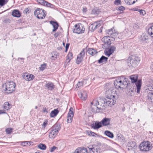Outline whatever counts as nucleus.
I'll use <instances>...</instances> for the list:
<instances>
[{"label": "nucleus", "instance_id": "f257e3e1", "mask_svg": "<svg viewBox=\"0 0 153 153\" xmlns=\"http://www.w3.org/2000/svg\"><path fill=\"white\" fill-rule=\"evenodd\" d=\"M115 89L110 88L106 91L107 94L106 98L105 99H100V102L102 104L100 106H104L107 105L108 106H112L114 105L116 102L117 97H116Z\"/></svg>", "mask_w": 153, "mask_h": 153}, {"label": "nucleus", "instance_id": "f03ea898", "mask_svg": "<svg viewBox=\"0 0 153 153\" xmlns=\"http://www.w3.org/2000/svg\"><path fill=\"white\" fill-rule=\"evenodd\" d=\"M128 81L127 78L124 76H121L115 79L114 82V86L116 88L124 89L127 87Z\"/></svg>", "mask_w": 153, "mask_h": 153}, {"label": "nucleus", "instance_id": "7ed1b4c3", "mask_svg": "<svg viewBox=\"0 0 153 153\" xmlns=\"http://www.w3.org/2000/svg\"><path fill=\"white\" fill-rule=\"evenodd\" d=\"M140 61V59L137 57L131 56L127 59L128 65L131 69H132L138 65Z\"/></svg>", "mask_w": 153, "mask_h": 153}, {"label": "nucleus", "instance_id": "20e7f679", "mask_svg": "<svg viewBox=\"0 0 153 153\" xmlns=\"http://www.w3.org/2000/svg\"><path fill=\"white\" fill-rule=\"evenodd\" d=\"M16 86V84L13 81H9L4 84L3 87L5 88L7 93H11L15 90Z\"/></svg>", "mask_w": 153, "mask_h": 153}, {"label": "nucleus", "instance_id": "39448f33", "mask_svg": "<svg viewBox=\"0 0 153 153\" xmlns=\"http://www.w3.org/2000/svg\"><path fill=\"white\" fill-rule=\"evenodd\" d=\"M130 78L132 83H135L137 87V93H139L141 86V80L137 81L138 76L137 75H133L129 76Z\"/></svg>", "mask_w": 153, "mask_h": 153}, {"label": "nucleus", "instance_id": "423d86ee", "mask_svg": "<svg viewBox=\"0 0 153 153\" xmlns=\"http://www.w3.org/2000/svg\"><path fill=\"white\" fill-rule=\"evenodd\" d=\"M46 12L42 8H37L34 11V13L35 16L39 19H43L45 17Z\"/></svg>", "mask_w": 153, "mask_h": 153}, {"label": "nucleus", "instance_id": "0eeeda50", "mask_svg": "<svg viewBox=\"0 0 153 153\" xmlns=\"http://www.w3.org/2000/svg\"><path fill=\"white\" fill-rule=\"evenodd\" d=\"M139 148L142 151H147L151 149V145L149 141L143 142L140 145Z\"/></svg>", "mask_w": 153, "mask_h": 153}, {"label": "nucleus", "instance_id": "6e6552de", "mask_svg": "<svg viewBox=\"0 0 153 153\" xmlns=\"http://www.w3.org/2000/svg\"><path fill=\"white\" fill-rule=\"evenodd\" d=\"M85 28L83 25L80 23L75 25L74 27L73 32L74 33L80 34L84 32Z\"/></svg>", "mask_w": 153, "mask_h": 153}, {"label": "nucleus", "instance_id": "1a4fd4ad", "mask_svg": "<svg viewBox=\"0 0 153 153\" xmlns=\"http://www.w3.org/2000/svg\"><path fill=\"white\" fill-rule=\"evenodd\" d=\"M60 129L59 126L55 125L53 127V129L51 131L49 134V137L50 138H54L58 134L59 131Z\"/></svg>", "mask_w": 153, "mask_h": 153}, {"label": "nucleus", "instance_id": "9d476101", "mask_svg": "<svg viewBox=\"0 0 153 153\" xmlns=\"http://www.w3.org/2000/svg\"><path fill=\"white\" fill-rule=\"evenodd\" d=\"M88 153H100V149L97 146L93 145L87 147Z\"/></svg>", "mask_w": 153, "mask_h": 153}, {"label": "nucleus", "instance_id": "9b49d317", "mask_svg": "<svg viewBox=\"0 0 153 153\" xmlns=\"http://www.w3.org/2000/svg\"><path fill=\"white\" fill-rule=\"evenodd\" d=\"M106 33L109 37L114 38L115 39L114 37L118 35V33L114 28L106 30Z\"/></svg>", "mask_w": 153, "mask_h": 153}, {"label": "nucleus", "instance_id": "f8f14e48", "mask_svg": "<svg viewBox=\"0 0 153 153\" xmlns=\"http://www.w3.org/2000/svg\"><path fill=\"white\" fill-rule=\"evenodd\" d=\"M86 51L85 49H83L82 51L78 55L76 60V64H79L82 61L85 56V53Z\"/></svg>", "mask_w": 153, "mask_h": 153}, {"label": "nucleus", "instance_id": "ddd939ff", "mask_svg": "<svg viewBox=\"0 0 153 153\" xmlns=\"http://www.w3.org/2000/svg\"><path fill=\"white\" fill-rule=\"evenodd\" d=\"M147 99L149 101L152 102L153 98V88L152 86H149L147 90Z\"/></svg>", "mask_w": 153, "mask_h": 153}, {"label": "nucleus", "instance_id": "4468645a", "mask_svg": "<svg viewBox=\"0 0 153 153\" xmlns=\"http://www.w3.org/2000/svg\"><path fill=\"white\" fill-rule=\"evenodd\" d=\"M38 2L40 4L46 6L48 7H49L51 8H53L54 6L44 0H37Z\"/></svg>", "mask_w": 153, "mask_h": 153}, {"label": "nucleus", "instance_id": "2eb2a0df", "mask_svg": "<svg viewBox=\"0 0 153 153\" xmlns=\"http://www.w3.org/2000/svg\"><path fill=\"white\" fill-rule=\"evenodd\" d=\"M78 95L82 100H85L87 97V93L84 91H81L78 93Z\"/></svg>", "mask_w": 153, "mask_h": 153}, {"label": "nucleus", "instance_id": "dca6fc26", "mask_svg": "<svg viewBox=\"0 0 153 153\" xmlns=\"http://www.w3.org/2000/svg\"><path fill=\"white\" fill-rule=\"evenodd\" d=\"M111 119L110 118L105 117L101 121L102 125L103 126H108L110 124Z\"/></svg>", "mask_w": 153, "mask_h": 153}, {"label": "nucleus", "instance_id": "f3484780", "mask_svg": "<svg viewBox=\"0 0 153 153\" xmlns=\"http://www.w3.org/2000/svg\"><path fill=\"white\" fill-rule=\"evenodd\" d=\"M88 151L87 148L82 147L76 149L74 153H88Z\"/></svg>", "mask_w": 153, "mask_h": 153}, {"label": "nucleus", "instance_id": "a211bd4d", "mask_svg": "<svg viewBox=\"0 0 153 153\" xmlns=\"http://www.w3.org/2000/svg\"><path fill=\"white\" fill-rule=\"evenodd\" d=\"M23 78L27 81H30L32 80L34 78V76L32 74H25L22 75Z\"/></svg>", "mask_w": 153, "mask_h": 153}, {"label": "nucleus", "instance_id": "6ab92c4d", "mask_svg": "<svg viewBox=\"0 0 153 153\" xmlns=\"http://www.w3.org/2000/svg\"><path fill=\"white\" fill-rule=\"evenodd\" d=\"M110 37L108 36H105L102 38V41L104 43L107 44L108 45H110L111 44V41L110 39Z\"/></svg>", "mask_w": 153, "mask_h": 153}, {"label": "nucleus", "instance_id": "aec40b11", "mask_svg": "<svg viewBox=\"0 0 153 153\" xmlns=\"http://www.w3.org/2000/svg\"><path fill=\"white\" fill-rule=\"evenodd\" d=\"M21 13L18 10H14L12 12V15L14 17L19 18L21 16Z\"/></svg>", "mask_w": 153, "mask_h": 153}, {"label": "nucleus", "instance_id": "412c9836", "mask_svg": "<svg viewBox=\"0 0 153 153\" xmlns=\"http://www.w3.org/2000/svg\"><path fill=\"white\" fill-rule=\"evenodd\" d=\"M45 87L48 90H52L54 88V85L51 82H49L46 83L45 85Z\"/></svg>", "mask_w": 153, "mask_h": 153}, {"label": "nucleus", "instance_id": "4be33fe9", "mask_svg": "<svg viewBox=\"0 0 153 153\" xmlns=\"http://www.w3.org/2000/svg\"><path fill=\"white\" fill-rule=\"evenodd\" d=\"M92 127L94 129H98L102 126L101 121L100 122H96L94 124H93Z\"/></svg>", "mask_w": 153, "mask_h": 153}, {"label": "nucleus", "instance_id": "5701e85b", "mask_svg": "<svg viewBox=\"0 0 153 153\" xmlns=\"http://www.w3.org/2000/svg\"><path fill=\"white\" fill-rule=\"evenodd\" d=\"M50 23L52 25L53 28V29L52 30L53 31H55L58 28V24L57 22L53 21H50Z\"/></svg>", "mask_w": 153, "mask_h": 153}, {"label": "nucleus", "instance_id": "b1692460", "mask_svg": "<svg viewBox=\"0 0 153 153\" xmlns=\"http://www.w3.org/2000/svg\"><path fill=\"white\" fill-rule=\"evenodd\" d=\"M99 103V101H98L96 100H94L91 103V105H95L96 106V108H97V110H100L101 108L100 107L98 106L99 105H100V104Z\"/></svg>", "mask_w": 153, "mask_h": 153}, {"label": "nucleus", "instance_id": "393cba45", "mask_svg": "<svg viewBox=\"0 0 153 153\" xmlns=\"http://www.w3.org/2000/svg\"><path fill=\"white\" fill-rule=\"evenodd\" d=\"M59 112L57 109H55L52 111L50 113V116L51 117H54L56 116Z\"/></svg>", "mask_w": 153, "mask_h": 153}, {"label": "nucleus", "instance_id": "a878e982", "mask_svg": "<svg viewBox=\"0 0 153 153\" xmlns=\"http://www.w3.org/2000/svg\"><path fill=\"white\" fill-rule=\"evenodd\" d=\"M104 134L107 136L111 138H113L114 137L113 133L109 131H106L104 132Z\"/></svg>", "mask_w": 153, "mask_h": 153}, {"label": "nucleus", "instance_id": "bb28decb", "mask_svg": "<svg viewBox=\"0 0 153 153\" xmlns=\"http://www.w3.org/2000/svg\"><path fill=\"white\" fill-rule=\"evenodd\" d=\"M87 51L89 54L92 55H94L97 53L96 51L93 48L88 49Z\"/></svg>", "mask_w": 153, "mask_h": 153}, {"label": "nucleus", "instance_id": "cd10ccee", "mask_svg": "<svg viewBox=\"0 0 153 153\" xmlns=\"http://www.w3.org/2000/svg\"><path fill=\"white\" fill-rule=\"evenodd\" d=\"M73 116L74 115H72L71 114H68V119L67 120V122L68 123H70L71 122Z\"/></svg>", "mask_w": 153, "mask_h": 153}, {"label": "nucleus", "instance_id": "c85d7f7f", "mask_svg": "<svg viewBox=\"0 0 153 153\" xmlns=\"http://www.w3.org/2000/svg\"><path fill=\"white\" fill-rule=\"evenodd\" d=\"M108 58L104 56H102L98 60L99 63H100L107 61Z\"/></svg>", "mask_w": 153, "mask_h": 153}, {"label": "nucleus", "instance_id": "c756f323", "mask_svg": "<svg viewBox=\"0 0 153 153\" xmlns=\"http://www.w3.org/2000/svg\"><path fill=\"white\" fill-rule=\"evenodd\" d=\"M137 1V0H125V2L129 5L134 4Z\"/></svg>", "mask_w": 153, "mask_h": 153}, {"label": "nucleus", "instance_id": "7c9ffc66", "mask_svg": "<svg viewBox=\"0 0 153 153\" xmlns=\"http://www.w3.org/2000/svg\"><path fill=\"white\" fill-rule=\"evenodd\" d=\"M38 147L41 150H45L46 149V146L44 144L40 143L38 146Z\"/></svg>", "mask_w": 153, "mask_h": 153}, {"label": "nucleus", "instance_id": "2f4dec72", "mask_svg": "<svg viewBox=\"0 0 153 153\" xmlns=\"http://www.w3.org/2000/svg\"><path fill=\"white\" fill-rule=\"evenodd\" d=\"M66 60H68V62H69L71 59L73 58V54L71 52H69L67 57Z\"/></svg>", "mask_w": 153, "mask_h": 153}, {"label": "nucleus", "instance_id": "473e14b6", "mask_svg": "<svg viewBox=\"0 0 153 153\" xmlns=\"http://www.w3.org/2000/svg\"><path fill=\"white\" fill-rule=\"evenodd\" d=\"M148 37L146 36L145 34H143L141 36V40L143 42L146 41V40H148Z\"/></svg>", "mask_w": 153, "mask_h": 153}, {"label": "nucleus", "instance_id": "72a5a7b5", "mask_svg": "<svg viewBox=\"0 0 153 153\" xmlns=\"http://www.w3.org/2000/svg\"><path fill=\"white\" fill-rule=\"evenodd\" d=\"M10 104L7 102L4 103V108L7 110L9 109L10 108Z\"/></svg>", "mask_w": 153, "mask_h": 153}, {"label": "nucleus", "instance_id": "f704fd0d", "mask_svg": "<svg viewBox=\"0 0 153 153\" xmlns=\"http://www.w3.org/2000/svg\"><path fill=\"white\" fill-rule=\"evenodd\" d=\"M148 33L151 35V36L152 37H153L152 36V35L153 34L152 32V26H151L149 28L148 30Z\"/></svg>", "mask_w": 153, "mask_h": 153}, {"label": "nucleus", "instance_id": "c9c22d12", "mask_svg": "<svg viewBox=\"0 0 153 153\" xmlns=\"http://www.w3.org/2000/svg\"><path fill=\"white\" fill-rule=\"evenodd\" d=\"M100 11V10L97 9H95L93 10H92V13L94 14H98Z\"/></svg>", "mask_w": 153, "mask_h": 153}, {"label": "nucleus", "instance_id": "e433bc0d", "mask_svg": "<svg viewBox=\"0 0 153 153\" xmlns=\"http://www.w3.org/2000/svg\"><path fill=\"white\" fill-rule=\"evenodd\" d=\"M116 9L118 10L122 11V12H121L120 13H119L120 14L122 13L123 11L125 10V8L124 7L121 6L117 8Z\"/></svg>", "mask_w": 153, "mask_h": 153}, {"label": "nucleus", "instance_id": "4c0bfd02", "mask_svg": "<svg viewBox=\"0 0 153 153\" xmlns=\"http://www.w3.org/2000/svg\"><path fill=\"white\" fill-rule=\"evenodd\" d=\"M8 0H0V5L3 6L7 2Z\"/></svg>", "mask_w": 153, "mask_h": 153}, {"label": "nucleus", "instance_id": "58836bf2", "mask_svg": "<svg viewBox=\"0 0 153 153\" xmlns=\"http://www.w3.org/2000/svg\"><path fill=\"white\" fill-rule=\"evenodd\" d=\"M47 64L46 63H44L43 64L41 65V67L39 68L40 69L41 71H43L46 68Z\"/></svg>", "mask_w": 153, "mask_h": 153}, {"label": "nucleus", "instance_id": "ea45409f", "mask_svg": "<svg viewBox=\"0 0 153 153\" xmlns=\"http://www.w3.org/2000/svg\"><path fill=\"white\" fill-rule=\"evenodd\" d=\"M93 25L94 26V28H97L100 27L101 26V25L100 23H99V22H97L94 23Z\"/></svg>", "mask_w": 153, "mask_h": 153}, {"label": "nucleus", "instance_id": "a19ab883", "mask_svg": "<svg viewBox=\"0 0 153 153\" xmlns=\"http://www.w3.org/2000/svg\"><path fill=\"white\" fill-rule=\"evenodd\" d=\"M85 81H83L82 82H79L77 84V87H76L80 88L82 86L84 83L85 82Z\"/></svg>", "mask_w": 153, "mask_h": 153}, {"label": "nucleus", "instance_id": "79ce46f5", "mask_svg": "<svg viewBox=\"0 0 153 153\" xmlns=\"http://www.w3.org/2000/svg\"><path fill=\"white\" fill-rule=\"evenodd\" d=\"M116 137L117 138L120 140H123V136L120 134L118 133L116 134Z\"/></svg>", "mask_w": 153, "mask_h": 153}, {"label": "nucleus", "instance_id": "37998d69", "mask_svg": "<svg viewBox=\"0 0 153 153\" xmlns=\"http://www.w3.org/2000/svg\"><path fill=\"white\" fill-rule=\"evenodd\" d=\"M13 129L12 128H8L6 129V131L7 134H10L11 132H12L13 131Z\"/></svg>", "mask_w": 153, "mask_h": 153}, {"label": "nucleus", "instance_id": "c03bdc74", "mask_svg": "<svg viewBox=\"0 0 153 153\" xmlns=\"http://www.w3.org/2000/svg\"><path fill=\"white\" fill-rule=\"evenodd\" d=\"M105 54L107 56H109L112 53V52L110 51L109 49L108 51H105Z\"/></svg>", "mask_w": 153, "mask_h": 153}, {"label": "nucleus", "instance_id": "a18cd8bd", "mask_svg": "<svg viewBox=\"0 0 153 153\" xmlns=\"http://www.w3.org/2000/svg\"><path fill=\"white\" fill-rule=\"evenodd\" d=\"M109 50L113 53L115 51L116 47L114 46H112L109 48Z\"/></svg>", "mask_w": 153, "mask_h": 153}, {"label": "nucleus", "instance_id": "49530a36", "mask_svg": "<svg viewBox=\"0 0 153 153\" xmlns=\"http://www.w3.org/2000/svg\"><path fill=\"white\" fill-rule=\"evenodd\" d=\"M88 134L90 136H94L95 134L96 135V134L95 133L92 132L91 131H88Z\"/></svg>", "mask_w": 153, "mask_h": 153}, {"label": "nucleus", "instance_id": "de8ad7c7", "mask_svg": "<svg viewBox=\"0 0 153 153\" xmlns=\"http://www.w3.org/2000/svg\"><path fill=\"white\" fill-rule=\"evenodd\" d=\"M29 143L28 141L23 142L21 143V145L23 146H26L29 145Z\"/></svg>", "mask_w": 153, "mask_h": 153}, {"label": "nucleus", "instance_id": "09e8293b", "mask_svg": "<svg viewBox=\"0 0 153 153\" xmlns=\"http://www.w3.org/2000/svg\"><path fill=\"white\" fill-rule=\"evenodd\" d=\"M139 12H140V14L141 15H142L143 16L146 13L145 11L144 10H140Z\"/></svg>", "mask_w": 153, "mask_h": 153}, {"label": "nucleus", "instance_id": "8fccbe9b", "mask_svg": "<svg viewBox=\"0 0 153 153\" xmlns=\"http://www.w3.org/2000/svg\"><path fill=\"white\" fill-rule=\"evenodd\" d=\"M114 4L116 5H119L120 4V0H116L114 2Z\"/></svg>", "mask_w": 153, "mask_h": 153}, {"label": "nucleus", "instance_id": "3c124183", "mask_svg": "<svg viewBox=\"0 0 153 153\" xmlns=\"http://www.w3.org/2000/svg\"><path fill=\"white\" fill-rule=\"evenodd\" d=\"M108 45L107 44L104 43V44L102 45V47L104 49H105L108 47V45Z\"/></svg>", "mask_w": 153, "mask_h": 153}, {"label": "nucleus", "instance_id": "603ef678", "mask_svg": "<svg viewBox=\"0 0 153 153\" xmlns=\"http://www.w3.org/2000/svg\"><path fill=\"white\" fill-rule=\"evenodd\" d=\"M73 108H71L69 110V112L68 114H71L72 115H74V114L73 113Z\"/></svg>", "mask_w": 153, "mask_h": 153}, {"label": "nucleus", "instance_id": "864d4df0", "mask_svg": "<svg viewBox=\"0 0 153 153\" xmlns=\"http://www.w3.org/2000/svg\"><path fill=\"white\" fill-rule=\"evenodd\" d=\"M56 148V147L55 146H53L50 149V152H53Z\"/></svg>", "mask_w": 153, "mask_h": 153}, {"label": "nucleus", "instance_id": "5fc2aeb1", "mask_svg": "<svg viewBox=\"0 0 153 153\" xmlns=\"http://www.w3.org/2000/svg\"><path fill=\"white\" fill-rule=\"evenodd\" d=\"M130 146H128V147H130V149H132L133 148H134L135 146V144L132 142V144Z\"/></svg>", "mask_w": 153, "mask_h": 153}, {"label": "nucleus", "instance_id": "6e6d98bb", "mask_svg": "<svg viewBox=\"0 0 153 153\" xmlns=\"http://www.w3.org/2000/svg\"><path fill=\"white\" fill-rule=\"evenodd\" d=\"M48 111V108H43V112L44 113H47Z\"/></svg>", "mask_w": 153, "mask_h": 153}, {"label": "nucleus", "instance_id": "4d7b16f0", "mask_svg": "<svg viewBox=\"0 0 153 153\" xmlns=\"http://www.w3.org/2000/svg\"><path fill=\"white\" fill-rule=\"evenodd\" d=\"M69 43H67L66 44V47H65V48H66L65 49H66L65 51H67V50L69 48Z\"/></svg>", "mask_w": 153, "mask_h": 153}, {"label": "nucleus", "instance_id": "13d9d810", "mask_svg": "<svg viewBox=\"0 0 153 153\" xmlns=\"http://www.w3.org/2000/svg\"><path fill=\"white\" fill-rule=\"evenodd\" d=\"M46 125H47V123H46L45 122H44L42 125V126L44 128H45V127L46 126Z\"/></svg>", "mask_w": 153, "mask_h": 153}, {"label": "nucleus", "instance_id": "bf43d9fd", "mask_svg": "<svg viewBox=\"0 0 153 153\" xmlns=\"http://www.w3.org/2000/svg\"><path fill=\"white\" fill-rule=\"evenodd\" d=\"M87 10V8L86 7L83 8L82 9V11L83 12H86Z\"/></svg>", "mask_w": 153, "mask_h": 153}, {"label": "nucleus", "instance_id": "052dcab7", "mask_svg": "<svg viewBox=\"0 0 153 153\" xmlns=\"http://www.w3.org/2000/svg\"><path fill=\"white\" fill-rule=\"evenodd\" d=\"M91 28H92V29L93 30H94L95 29H96V28H94V26L93 25V24H92L91 25Z\"/></svg>", "mask_w": 153, "mask_h": 153}, {"label": "nucleus", "instance_id": "680f3d73", "mask_svg": "<svg viewBox=\"0 0 153 153\" xmlns=\"http://www.w3.org/2000/svg\"><path fill=\"white\" fill-rule=\"evenodd\" d=\"M4 113V111L3 110H0V114Z\"/></svg>", "mask_w": 153, "mask_h": 153}, {"label": "nucleus", "instance_id": "e2e57ef3", "mask_svg": "<svg viewBox=\"0 0 153 153\" xmlns=\"http://www.w3.org/2000/svg\"><path fill=\"white\" fill-rule=\"evenodd\" d=\"M28 12H29V10H25L24 11V13H27Z\"/></svg>", "mask_w": 153, "mask_h": 153}, {"label": "nucleus", "instance_id": "0e129e2a", "mask_svg": "<svg viewBox=\"0 0 153 153\" xmlns=\"http://www.w3.org/2000/svg\"><path fill=\"white\" fill-rule=\"evenodd\" d=\"M100 112L99 111H97V110H96V111H95V112L96 113H98Z\"/></svg>", "mask_w": 153, "mask_h": 153}, {"label": "nucleus", "instance_id": "69168bd1", "mask_svg": "<svg viewBox=\"0 0 153 153\" xmlns=\"http://www.w3.org/2000/svg\"><path fill=\"white\" fill-rule=\"evenodd\" d=\"M35 153H40V152H35Z\"/></svg>", "mask_w": 153, "mask_h": 153}, {"label": "nucleus", "instance_id": "338daca9", "mask_svg": "<svg viewBox=\"0 0 153 153\" xmlns=\"http://www.w3.org/2000/svg\"><path fill=\"white\" fill-rule=\"evenodd\" d=\"M63 45L64 46H65V43L63 42Z\"/></svg>", "mask_w": 153, "mask_h": 153}, {"label": "nucleus", "instance_id": "774afa93", "mask_svg": "<svg viewBox=\"0 0 153 153\" xmlns=\"http://www.w3.org/2000/svg\"><path fill=\"white\" fill-rule=\"evenodd\" d=\"M35 108L36 109H37V106H36Z\"/></svg>", "mask_w": 153, "mask_h": 153}]
</instances>
